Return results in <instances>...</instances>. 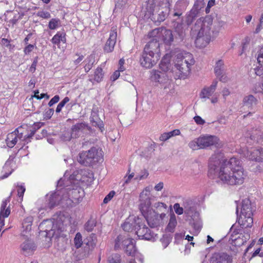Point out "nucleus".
Wrapping results in <instances>:
<instances>
[{
  "instance_id": "c03bdc74",
  "label": "nucleus",
  "mask_w": 263,
  "mask_h": 263,
  "mask_svg": "<svg viewBox=\"0 0 263 263\" xmlns=\"http://www.w3.org/2000/svg\"><path fill=\"white\" fill-rule=\"evenodd\" d=\"M148 172L146 170H143L141 171L139 174L136 175L134 179L136 180H141L146 179L148 176Z\"/></svg>"
},
{
  "instance_id": "3c124183",
  "label": "nucleus",
  "mask_w": 263,
  "mask_h": 263,
  "mask_svg": "<svg viewBox=\"0 0 263 263\" xmlns=\"http://www.w3.org/2000/svg\"><path fill=\"white\" fill-rule=\"evenodd\" d=\"M17 195L19 197H23L24 192L25 191V188L23 184H17Z\"/></svg>"
},
{
  "instance_id": "e2e57ef3",
  "label": "nucleus",
  "mask_w": 263,
  "mask_h": 263,
  "mask_svg": "<svg viewBox=\"0 0 263 263\" xmlns=\"http://www.w3.org/2000/svg\"><path fill=\"white\" fill-rule=\"evenodd\" d=\"M120 71H115L111 76L110 79L112 81H116L120 77Z\"/></svg>"
},
{
  "instance_id": "13d9d810",
  "label": "nucleus",
  "mask_w": 263,
  "mask_h": 263,
  "mask_svg": "<svg viewBox=\"0 0 263 263\" xmlns=\"http://www.w3.org/2000/svg\"><path fill=\"white\" fill-rule=\"evenodd\" d=\"M59 100H60L59 96H58V95L55 96L54 97H53L50 100V101L48 103V105L50 107L52 106L53 104H54L57 103V102H58Z\"/></svg>"
},
{
  "instance_id": "09e8293b",
  "label": "nucleus",
  "mask_w": 263,
  "mask_h": 263,
  "mask_svg": "<svg viewBox=\"0 0 263 263\" xmlns=\"http://www.w3.org/2000/svg\"><path fill=\"white\" fill-rule=\"evenodd\" d=\"M116 194V192L114 191H110L104 198L103 200L104 203H107L109 201H110L112 198L114 197Z\"/></svg>"
},
{
  "instance_id": "4d7b16f0",
  "label": "nucleus",
  "mask_w": 263,
  "mask_h": 263,
  "mask_svg": "<svg viewBox=\"0 0 263 263\" xmlns=\"http://www.w3.org/2000/svg\"><path fill=\"white\" fill-rule=\"evenodd\" d=\"M160 240L163 249H165L170 243L169 239L167 237H163Z\"/></svg>"
},
{
  "instance_id": "6e6d98bb",
  "label": "nucleus",
  "mask_w": 263,
  "mask_h": 263,
  "mask_svg": "<svg viewBox=\"0 0 263 263\" xmlns=\"http://www.w3.org/2000/svg\"><path fill=\"white\" fill-rule=\"evenodd\" d=\"M109 263H120V256L118 254H115L109 259Z\"/></svg>"
},
{
  "instance_id": "bb28decb",
  "label": "nucleus",
  "mask_w": 263,
  "mask_h": 263,
  "mask_svg": "<svg viewBox=\"0 0 263 263\" xmlns=\"http://www.w3.org/2000/svg\"><path fill=\"white\" fill-rule=\"evenodd\" d=\"M171 57L168 54H166L163 57L159 64L160 69L165 72L170 70L171 67Z\"/></svg>"
},
{
  "instance_id": "72a5a7b5",
  "label": "nucleus",
  "mask_w": 263,
  "mask_h": 263,
  "mask_svg": "<svg viewBox=\"0 0 263 263\" xmlns=\"http://www.w3.org/2000/svg\"><path fill=\"white\" fill-rule=\"evenodd\" d=\"M249 136L250 140H252L256 142H258L259 140L261 138L260 131L257 129L252 130L251 132V133H248L247 135V137H248Z\"/></svg>"
},
{
  "instance_id": "79ce46f5",
  "label": "nucleus",
  "mask_w": 263,
  "mask_h": 263,
  "mask_svg": "<svg viewBox=\"0 0 263 263\" xmlns=\"http://www.w3.org/2000/svg\"><path fill=\"white\" fill-rule=\"evenodd\" d=\"M129 173L130 169L129 168L126 175L124 176L123 178V185L128 184L135 176L134 173H132L130 174H129Z\"/></svg>"
},
{
  "instance_id": "a211bd4d",
  "label": "nucleus",
  "mask_w": 263,
  "mask_h": 263,
  "mask_svg": "<svg viewBox=\"0 0 263 263\" xmlns=\"http://www.w3.org/2000/svg\"><path fill=\"white\" fill-rule=\"evenodd\" d=\"M151 79L160 84H164L168 81V76L164 72L153 70L151 72Z\"/></svg>"
},
{
  "instance_id": "f257e3e1",
  "label": "nucleus",
  "mask_w": 263,
  "mask_h": 263,
  "mask_svg": "<svg viewBox=\"0 0 263 263\" xmlns=\"http://www.w3.org/2000/svg\"><path fill=\"white\" fill-rule=\"evenodd\" d=\"M208 174L217 176L222 183L230 186L242 184L247 178L240 160L236 157L222 160L221 154L215 153L209 159Z\"/></svg>"
},
{
  "instance_id": "bf43d9fd",
  "label": "nucleus",
  "mask_w": 263,
  "mask_h": 263,
  "mask_svg": "<svg viewBox=\"0 0 263 263\" xmlns=\"http://www.w3.org/2000/svg\"><path fill=\"white\" fill-rule=\"evenodd\" d=\"M217 77H219V79L220 81L224 83L228 82L230 79L229 77H228V76L226 74L225 71H224L221 75Z\"/></svg>"
},
{
  "instance_id": "2eb2a0df",
  "label": "nucleus",
  "mask_w": 263,
  "mask_h": 263,
  "mask_svg": "<svg viewBox=\"0 0 263 263\" xmlns=\"http://www.w3.org/2000/svg\"><path fill=\"white\" fill-rule=\"evenodd\" d=\"M143 51L160 58L161 55L159 41L156 39H153L145 45Z\"/></svg>"
},
{
  "instance_id": "864d4df0",
  "label": "nucleus",
  "mask_w": 263,
  "mask_h": 263,
  "mask_svg": "<svg viewBox=\"0 0 263 263\" xmlns=\"http://www.w3.org/2000/svg\"><path fill=\"white\" fill-rule=\"evenodd\" d=\"M38 62V58L37 57H35L34 60H33V61L29 68V71L32 72V73H33L35 72V70H36V66L37 65V63Z\"/></svg>"
},
{
  "instance_id": "2f4dec72",
  "label": "nucleus",
  "mask_w": 263,
  "mask_h": 263,
  "mask_svg": "<svg viewBox=\"0 0 263 263\" xmlns=\"http://www.w3.org/2000/svg\"><path fill=\"white\" fill-rule=\"evenodd\" d=\"M85 127L86 124L84 123H77L72 126L71 128V132L73 134V137L76 138L79 133L82 132L85 128Z\"/></svg>"
},
{
  "instance_id": "f704fd0d",
  "label": "nucleus",
  "mask_w": 263,
  "mask_h": 263,
  "mask_svg": "<svg viewBox=\"0 0 263 263\" xmlns=\"http://www.w3.org/2000/svg\"><path fill=\"white\" fill-rule=\"evenodd\" d=\"M192 204L191 201L189 200H186L183 202L184 213L189 215L192 214L195 211L194 207Z\"/></svg>"
},
{
  "instance_id": "0eeeda50",
  "label": "nucleus",
  "mask_w": 263,
  "mask_h": 263,
  "mask_svg": "<svg viewBox=\"0 0 263 263\" xmlns=\"http://www.w3.org/2000/svg\"><path fill=\"white\" fill-rule=\"evenodd\" d=\"M26 126H21L15 129L12 133L8 134L6 140V144L9 147L12 148L19 140L24 142V144L28 143L31 140V138L35 134V131H32L31 134L24 135V129Z\"/></svg>"
},
{
  "instance_id": "a19ab883",
  "label": "nucleus",
  "mask_w": 263,
  "mask_h": 263,
  "mask_svg": "<svg viewBox=\"0 0 263 263\" xmlns=\"http://www.w3.org/2000/svg\"><path fill=\"white\" fill-rule=\"evenodd\" d=\"M74 243L75 247L77 248H79L81 247L83 241L82 238V235L80 233H77L74 238Z\"/></svg>"
},
{
  "instance_id": "ddd939ff",
  "label": "nucleus",
  "mask_w": 263,
  "mask_h": 263,
  "mask_svg": "<svg viewBox=\"0 0 263 263\" xmlns=\"http://www.w3.org/2000/svg\"><path fill=\"white\" fill-rule=\"evenodd\" d=\"M135 233L140 239L154 241L156 236L149 228L142 223L141 220L140 224H138L137 227H135Z\"/></svg>"
},
{
  "instance_id": "f03ea898",
  "label": "nucleus",
  "mask_w": 263,
  "mask_h": 263,
  "mask_svg": "<svg viewBox=\"0 0 263 263\" xmlns=\"http://www.w3.org/2000/svg\"><path fill=\"white\" fill-rule=\"evenodd\" d=\"M68 176L67 172H66L64 177L58 182L57 192L47 194L45 205L43 209L50 210L60 202H63L64 201H66V204L68 205L71 203L77 204L82 200L84 192L80 187V176L75 173L68 178ZM42 209H40V212Z\"/></svg>"
},
{
  "instance_id": "69168bd1",
  "label": "nucleus",
  "mask_w": 263,
  "mask_h": 263,
  "mask_svg": "<svg viewBox=\"0 0 263 263\" xmlns=\"http://www.w3.org/2000/svg\"><path fill=\"white\" fill-rule=\"evenodd\" d=\"M253 170L256 173H261L263 172V167L260 165H257Z\"/></svg>"
},
{
  "instance_id": "b1692460",
  "label": "nucleus",
  "mask_w": 263,
  "mask_h": 263,
  "mask_svg": "<svg viewBox=\"0 0 263 263\" xmlns=\"http://www.w3.org/2000/svg\"><path fill=\"white\" fill-rule=\"evenodd\" d=\"M97 239L95 234H91L84 239V245H86L87 248L86 251L89 253V251H92L96 247Z\"/></svg>"
},
{
  "instance_id": "423d86ee",
  "label": "nucleus",
  "mask_w": 263,
  "mask_h": 263,
  "mask_svg": "<svg viewBox=\"0 0 263 263\" xmlns=\"http://www.w3.org/2000/svg\"><path fill=\"white\" fill-rule=\"evenodd\" d=\"M151 190L152 186H146L141 192L139 195L140 210L148 223H151L153 220L152 217L151 215L152 214V209L151 208L152 204Z\"/></svg>"
},
{
  "instance_id": "4be33fe9",
  "label": "nucleus",
  "mask_w": 263,
  "mask_h": 263,
  "mask_svg": "<svg viewBox=\"0 0 263 263\" xmlns=\"http://www.w3.org/2000/svg\"><path fill=\"white\" fill-rule=\"evenodd\" d=\"M257 102V99L252 95L245 96L242 100L243 106L250 110H253L255 108Z\"/></svg>"
},
{
  "instance_id": "f8f14e48",
  "label": "nucleus",
  "mask_w": 263,
  "mask_h": 263,
  "mask_svg": "<svg viewBox=\"0 0 263 263\" xmlns=\"http://www.w3.org/2000/svg\"><path fill=\"white\" fill-rule=\"evenodd\" d=\"M218 82L214 80L209 86H205L200 93V97L205 100L210 99L211 102L215 104L218 102L219 95L215 93Z\"/></svg>"
},
{
  "instance_id": "774afa93",
  "label": "nucleus",
  "mask_w": 263,
  "mask_h": 263,
  "mask_svg": "<svg viewBox=\"0 0 263 263\" xmlns=\"http://www.w3.org/2000/svg\"><path fill=\"white\" fill-rule=\"evenodd\" d=\"M163 187V183L162 182H160L155 186L154 189L157 191H160L162 190Z\"/></svg>"
},
{
  "instance_id": "7ed1b4c3",
  "label": "nucleus",
  "mask_w": 263,
  "mask_h": 263,
  "mask_svg": "<svg viewBox=\"0 0 263 263\" xmlns=\"http://www.w3.org/2000/svg\"><path fill=\"white\" fill-rule=\"evenodd\" d=\"M212 19L210 17L200 18L197 20L194 26V30L198 32L195 40L196 47L204 48L212 39L218 36L223 23L219 22L212 27Z\"/></svg>"
},
{
  "instance_id": "473e14b6",
  "label": "nucleus",
  "mask_w": 263,
  "mask_h": 263,
  "mask_svg": "<svg viewBox=\"0 0 263 263\" xmlns=\"http://www.w3.org/2000/svg\"><path fill=\"white\" fill-rule=\"evenodd\" d=\"M215 73L217 76H220L224 71V62L222 60H219L216 63L215 68Z\"/></svg>"
},
{
  "instance_id": "4c0bfd02",
  "label": "nucleus",
  "mask_w": 263,
  "mask_h": 263,
  "mask_svg": "<svg viewBox=\"0 0 263 263\" xmlns=\"http://www.w3.org/2000/svg\"><path fill=\"white\" fill-rule=\"evenodd\" d=\"M104 76L103 70L101 67H98L94 73V80L97 82H101Z\"/></svg>"
},
{
  "instance_id": "dca6fc26",
  "label": "nucleus",
  "mask_w": 263,
  "mask_h": 263,
  "mask_svg": "<svg viewBox=\"0 0 263 263\" xmlns=\"http://www.w3.org/2000/svg\"><path fill=\"white\" fill-rule=\"evenodd\" d=\"M160 58L143 51L140 63L142 66L146 68H151L156 64Z\"/></svg>"
},
{
  "instance_id": "5701e85b",
  "label": "nucleus",
  "mask_w": 263,
  "mask_h": 263,
  "mask_svg": "<svg viewBox=\"0 0 263 263\" xmlns=\"http://www.w3.org/2000/svg\"><path fill=\"white\" fill-rule=\"evenodd\" d=\"M33 217L28 216L25 218L22 223V235L27 237L31 230Z\"/></svg>"
},
{
  "instance_id": "4468645a",
  "label": "nucleus",
  "mask_w": 263,
  "mask_h": 263,
  "mask_svg": "<svg viewBox=\"0 0 263 263\" xmlns=\"http://www.w3.org/2000/svg\"><path fill=\"white\" fill-rule=\"evenodd\" d=\"M152 33L159 38V41H163L166 45H170L173 41L172 32L165 28H158L153 31Z\"/></svg>"
},
{
  "instance_id": "6e6552de",
  "label": "nucleus",
  "mask_w": 263,
  "mask_h": 263,
  "mask_svg": "<svg viewBox=\"0 0 263 263\" xmlns=\"http://www.w3.org/2000/svg\"><path fill=\"white\" fill-rule=\"evenodd\" d=\"M253 212L250 200L246 198L242 201L241 212L238 222L242 228L251 227L253 223Z\"/></svg>"
},
{
  "instance_id": "f3484780",
  "label": "nucleus",
  "mask_w": 263,
  "mask_h": 263,
  "mask_svg": "<svg viewBox=\"0 0 263 263\" xmlns=\"http://www.w3.org/2000/svg\"><path fill=\"white\" fill-rule=\"evenodd\" d=\"M117 37V27H113L111 28L109 37L108 39L104 46V51L106 52H110L113 51L114 46L116 43Z\"/></svg>"
},
{
  "instance_id": "338daca9",
  "label": "nucleus",
  "mask_w": 263,
  "mask_h": 263,
  "mask_svg": "<svg viewBox=\"0 0 263 263\" xmlns=\"http://www.w3.org/2000/svg\"><path fill=\"white\" fill-rule=\"evenodd\" d=\"M54 110L52 108L49 109L45 113V117L48 119L50 118L53 114Z\"/></svg>"
},
{
  "instance_id": "9b49d317",
  "label": "nucleus",
  "mask_w": 263,
  "mask_h": 263,
  "mask_svg": "<svg viewBox=\"0 0 263 263\" xmlns=\"http://www.w3.org/2000/svg\"><path fill=\"white\" fill-rule=\"evenodd\" d=\"M123 247L127 254L134 255L136 252V241L132 238L123 235H119L115 240V248Z\"/></svg>"
},
{
  "instance_id": "ea45409f",
  "label": "nucleus",
  "mask_w": 263,
  "mask_h": 263,
  "mask_svg": "<svg viewBox=\"0 0 263 263\" xmlns=\"http://www.w3.org/2000/svg\"><path fill=\"white\" fill-rule=\"evenodd\" d=\"M189 4L187 0H179L175 5V10H183Z\"/></svg>"
},
{
  "instance_id": "052dcab7",
  "label": "nucleus",
  "mask_w": 263,
  "mask_h": 263,
  "mask_svg": "<svg viewBox=\"0 0 263 263\" xmlns=\"http://www.w3.org/2000/svg\"><path fill=\"white\" fill-rule=\"evenodd\" d=\"M195 122L198 125H203L205 123V121L200 116H197L194 118Z\"/></svg>"
},
{
  "instance_id": "6ab92c4d",
  "label": "nucleus",
  "mask_w": 263,
  "mask_h": 263,
  "mask_svg": "<svg viewBox=\"0 0 263 263\" xmlns=\"http://www.w3.org/2000/svg\"><path fill=\"white\" fill-rule=\"evenodd\" d=\"M138 224H140L139 218L130 217L126 219L122 227L125 231L131 232L133 230H135V227H137Z\"/></svg>"
},
{
  "instance_id": "20e7f679",
  "label": "nucleus",
  "mask_w": 263,
  "mask_h": 263,
  "mask_svg": "<svg viewBox=\"0 0 263 263\" xmlns=\"http://www.w3.org/2000/svg\"><path fill=\"white\" fill-rule=\"evenodd\" d=\"M193 55L186 51H180L176 55L174 66L171 71L178 78L185 79L190 73L191 66L194 64Z\"/></svg>"
},
{
  "instance_id": "9d476101",
  "label": "nucleus",
  "mask_w": 263,
  "mask_h": 263,
  "mask_svg": "<svg viewBox=\"0 0 263 263\" xmlns=\"http://www.w3.org/2000/svg\"><path fill=\"white\" fill-rule=\"evenodd\" d=\"M102 151L93 147L88 151L80 153L78 158V161L80 163L84 165H90L102 160Z\"/></svg>"
},
{
  "instance_id": "cd10ccee",
  "label": "nucleus",
  "mask_w": 263,
  "mask_h": 263,
  "mask_svg": "<svg viewBox=\"0 0 263 263\" xmlns=\"http://www.w3.org/2000/svg\"><path fill=\"white\" fill-rule=\"evenodd\" d=\"M151 215L152 217L153 220L151 223L148 224L151 227H155L160 223V220H162L165 216V214L162 213L159 215L152 210V214Z\"/></svg>"
},
{
  "instance_id": "37998d69",
  "label": "nucleus",
  "mask_w": 263,
  "mask_h": 263,
  "mask_svg": "<svg viewBox=\"0 0 263 263\" xmlns=\"http://www.w3.org/2000/svg\"><path fill=\"white\" fill-rule=\"evenodd\" d=\"M72 138H75V137H73L72 132L71 133L69 131L64 132L61 136V139L64 141H69Z\"/></svg>"
},
{
  "instance_id": "603ef678",
  "label": "nucleus",
  "mask_w": 263,
  "mask_h": 263,
  "mask_svg": "<svg viewBox=\"0 0 263 263\" xmlns=\"http://www.w3.org/2000/svg\"><path fill=\"white\" fill-rule=\"evenodd\" d=\"M37 15L43 18H49L51 17L50 13L45 11H39L37 13Z\"/></svg>"
},
{
  "instance_id": "0e129e2a",
  "label": "nucleus",
  "mask_w": 263,
  "mask_h": 263,
  "mask_svg": "<svg viewBox=\"0 0 263 263\" xmlns=\"http://www.w3.org/2000/svg\"><path fill=\"white\" fill-rule=\"evenodd\" d=\"M193 227L196 231L198 232L201 230L202 228V225L200 222L197 221L193 223Z\"/></svg>"
},
{
  "instance_id": "c85d7f7f",
  "label": "nucleus",
  "mask_w": 263,
  "mask_h": 263,
  "mask_svg": "<svg viewBox=\"0 0 263 263\" xmlns=\"http://www.w3.org/2000/svg\"><path fill=\"white\" fill-rule=\"evenodd\" d=\"M242 153L245 156L250 160L254 161L251 158L253 156L259 157L260 153V148H251L250 150L244 149L242 150Z\"/></svg>"
},
{
  "instance_id": "de8ad7c7",
  "label": "nucleus",
  "mask_w": 263,
  "mask_h": 263,
  "mask_svg": "<svg viewBox=\"0 0 263 263\" xmlns=\"http://www.w3.org/2000/svg\"><path fill=\"white\" fill-rule=\"evenodd\" d=\"M95 226V222L93 220H89L85 224V229L88 232H91Z\"/></svg>"
},
{
  "instance_id": "a18cd8bd",
  "label": "nucleus",
  "mask_w": 263,
  "mask_h": 263,
  "mask_svg": "<svg viewBox=\"0 0 263 263\" xmlns=\"http://www.w3.org/2000/svg\"><path fill=\"white\" fill-rule=\"evenodd\" d=\"M69 99L68 97H65L60 103L58 105L55 111L57 113L60 112L62 108L65 106L66 103H67L68 102H69Z\"/></svg>"
},
{
  "instance_id": "680f3d73",
  "label": "nucleus",
  "mask_w": 263,
  "mask_h": 263,
  "mask_svg": "<svg viewBox=\"0 0 263 263\" xmlns=\"http://www.w3.org/2000/svg\"><path fill=\"white\" fill-rule=\"evenodd\" d=\"M39 90H36L34 91V95L33 96L34 97L37 99H41L44 97H46L47 99H48L49 98V96L46 93H42L41 95V96L39 95H36V93H39Z\"/></svg>"
},
{
  "instance_id": "e433bc0d",
  "label": "nucleus",
  "mask_w": 263,
  "mask_h": 263,
  "mask_svg": "<svg viewBox=\"0 0 263 263\" xmlns=\"http://www.w3.org/2000/svg\"><path fill=\"white\" fill-rule=\"evenodd\" d=\"M85 62L87 63L84 66V69L86 72H88L91 69L95 62V57L93 55H90L85 60Z\"/></svg>"
},
{
  "instance_id": "412c9836",
  "label": "nucleus",
  "mask_w": 263,
  "mask_h": 263,
  "mask_svg": "<svg viewBox=\"0 0 263 263\" xmlns=\"http://www.w3.org/2000/svg\"><path fill=\"white\" fill-rule=\"evenodd\" d=\"M23 253L25 255H31L35 250V245L31 240L25 241L21 246Z\"/></svg>"
},
{
  "instance_id": "58836bf2",
  "label": "nucleus",
  "mask_w": 263,
  "mask_h": 263,
  "mask_svg": "<svg viewBox=\"0 0 263 263\" xmlns=\"http://www.w3.org/2000/svg\"><path fill=\"white\" fill-rule=\"evenodd\" d=\"M61 25L60 20L58 18L51 19L48 24V28L51 30H54L59 28Z\"/></svg>"
},
{
  "instance_id": "8fccbe9b",
  "label": "nucleus",
  "mask_w": 263,
  "mask_h": 263,
  "mask_svg": "<svg viewBox=\"0 0 263 263\" xmlns=\"http://www.w3.org/2000/svg\"><path fill=\"white\" fill-rule=\"evenodd\" d=\"M174 209L176 213L178 215H181L184 212L183 208L181 207L178 203L174 204Z\"/></svg>"
},
{
  "instance_id": "5fc2aeb1",
  "label": "nucleus",
  "mask_w": 263,
  "mask_h": 263,
  "mask_svg": "<svg viewBox=\"0 0 263 263\" xmlns=\"http://www.w3.org/2000/svg\"><path fill=\"white\" fill-rule=\"evenodd\" d=\"M251 158L255 161L263 162V148H260L259 157L253 156Z\"/></svg>"
},
{
  "instance_id": "aec40b11",
  "label": "nucleus",
  "mask_w": 263,
  "mask_h": 263,
  "mask_svg": "<svg viewBox=\"0 0 263 263\" xmlns=\"http://www.w3.org/2000/svg\"><path fill=\"white\" fill-rule=\"evenodd\" d=\"M213 263H232V256L226 253L215 254L212 257Z\"/></svg>"
},
{
  "instance_id": "c9c22d12",
  "label": "nucleus",
  "mask_w": 263,
  "mask_h": 263,
  "mask_svg": "<svg viewBox=\"0 0 263 263\" xmlns=\"http://www.w3.org/2000/svg\"><path fill=\"white\" fill-rule=\"evenodd\" d=\"M177 224V220L175 214L171 215L169 223L167 226V230L168 232H173Z\"/></svg>"
},
{
  "instance_id": "393cba45",
  "label": "nucleus",
  "mask_w": 263,
  "mask_h": 263,
  "mask_svg": "<svg viewBox=\"0 0 263 263\" xmlns=\"http://www.w3.org/2000/svg\"><path fill=\"white\" fill-rule=\"evenodd\" d=\"M257 63L258 65L253 69V71L257 76H260L263 74V47L258 55Z\"/></svg>"
},
{
  "instance_id": "a878e982",
  "label": "nucleus",
  "mask_w": 263,
  "mask_h": 263,
  "mask_svg": "<svg viewBox=\"0 0 263 263\" xmlns=\"http://www.w3.org/2000/svg\"><path fill=\"white\" fill-rule=\"evenodd\" d=\"M52 44L59 45L61 43H65L66 42V33L64 31H58L51 40Z\"/></svg>"
},
{
  "instance_id": "1a4fd4ad",
  "label": "nucleus",
  "mask_w": 263,
  "mask_h": 263,
  "mask_svg": "<svg viewBox=\"0 0 263 263\" xmlns=\"http://www.w3.org/2000/svg\"><path fill=\"white\" fill-rule=\"evenodd\" d=\"M219 139L215 136L204 135L195 139L189 143V146L193 150L205 148L211 146L218 147Z\"/></svg>"
},
{
  "instance_id": "49530a36",
  "label": "nucleus",
  "mask_w": 263,
  "mask_h": 263,
  "mask_svg": "<svg viewBox=\"0 0 263 263\" xmlns=\"http://www.w3.org/2000/svg\"><path fill=\"white\" fill-rule=\"evenodd\" d=\"M35 44H27L24 48V53L25 55L29 54L35 47Z\"/></svg>"
},
{
  "instance_id": "7c9ffc66",
  "label": "nucleus",
  "mask_w": 263,
  "mask_h": 263,
  "mask_svg": "<svg viewBox=\"0 0 263 263\" xmlns=\"http://www.w3.org/2000/svg\"><path fill=\"white\" fill-rule=\"evenodd\" d=\"M181 134L180 131L179 129H174L168 133H164L161 134L159 137V139L161 141H165L169 139L171 137L179 135Z\"/></svg>"
},
{
  "instance_id": "c756f323",
  "label": "nucleus",
  "mask_w": 263,
  "mask_h": 263,
  "mask_svg": "<svg viewBox=\"0 0 263 263\" xmlns=\"http://www.w3.org/2000/svg\"><path fill=\"white\" fill-rule=\"evenodd\" d=\"M14 165L13 161L12 159H9L5 163L3 166V172H5V175L2 176V178L4 179L8 177L12 172V166Z\"/></svg>"
},
{
  "instance_id": "39448f33",
  "label": "nucleus",
  "mask_w": 263,
  "mask_h": 263,
  "mask_svg": "<svg viewBox=\"0 0 263 263\" xmlns=\"http://www.w3.org/2000/svg\"><path fill=\"white\" fill-rule=\"evenodd\" d=\"M63 218V216L59 215L52 219L45 220L40 224L39 229L41 232L46 233V237H58L65 229Z\"/></svg>"
}]
</instances>
